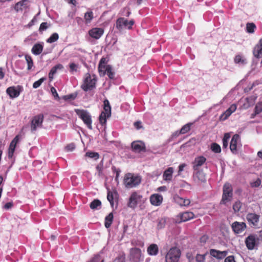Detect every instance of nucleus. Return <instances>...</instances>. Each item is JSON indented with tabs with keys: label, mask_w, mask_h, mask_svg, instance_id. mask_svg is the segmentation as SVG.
Listing matches in <instances>:
<instances>
[{
	"label": "nucleus",
	"mask_w": 262,
	"mask_h": 262,
	"mask_svg": "<svg viewBox=\"0 0 262 262\" xmlns=\"http://www.w3.org/2000/svg\"><path fill=\"white\" fill-rule=\"evenodd\" d=\"M59 39V35L57 33H54L47 39V42L49 43H53Z\"/></svg>",
	"instance_id": "obj_39"
},
{
	"label": "nucleus",
	"mask_w": 262,
	"mask_h": 262,
	"mask_svg": "<svg viewBox=\"0 0 262 262\" xmlns=\"http://www.w3.org/2000/svg\"><path fill=\"white\" fill-rule=\"evenodd\" d=\"M91 37L95 39H99L104 33V29L101 28H93L88 32Z\"/></svg>",
	"instance_id": "obj_11"
},
{
	"label": "nucleus",
	"mask_w": 262,
	"mask_h": 262,
	"mask_svg": "<svg viewBox=\"0 0 262 262\" xmlns=\"http://www.w3.org/2000/svg\"><path fill=\"white\" fill-rule=\"evenodd\" d=\"M105 59L104 58H102L100 60V63H99V70H100V66H102V67H106L107 66L105 63Z\"/></svg>",
	"instance_id": "obj_59"
},
{
	"label": "nucleus",
	"mask_w": 262,
	"mask_h": 262,
	"mask_svg": "<svg viewBox=\"0 0 262 262\" xmlns=\"http://www.w3.org/2000/svg\"><path fill=\"white\" fill-rule=\"evenodd\" d=\"M69 67L71 72L76 71L78 68V65L74 63H70Z\"/></svg>",
	"instance_id": "obj_54"
},
{
	"label": "nucleus",
	"mask_w": 262,
	"mask_h": 262,
	"mask_svg": "<svg viewBox=\"0 0 262 262\" xmlns=\"http://www.w3.org/2000/svg\"><path fill=\"white\" fill-rule=\"evenodd\" d=\"M147 252L150 256H156L158 254L159 247L156 244H150L147 249Z\"/></svg>",
	"instance_id": "obj_29"
},
{
	"label": "nucleus",
	"mask_w": 262,
	"mask_h": 262,
	"mask_svg": "<svg viewBox=\"0 0 262 262\" xmlns=\"http://www.w3.org/2000/svg\"><path fill=\"white\" fill-rule=\"evenodd\" d=\"M51 91L52 93V94L53 95V96L55 97H58V95L56 92V89L52 87L51 89Z\"/></svg>",
	"instance_id": "obj_61"
},
{
	"label": "nucleus",
	"mask_w": 262,
	"mask_h": 262,
	"mask_svg": "<svg viewBox=\"0 0 262 262\" xmlns=\"http://www.w3.org/2000/svg\"><path fill=\"white\" fill-rule=\"evenodd\" d=\"M210 255L217 259H221L224 258L228 254L227 251H219L215 249H211L210 251Z\"/></svg>",
	"instance_id": "obj_21"
},
{
	"label": "nucleus",
	"mask_w": 262,
	"mask_h": 262,
	"mask_svg": "<svg viewBox=\"0 0 262 262\" xmlns=\"http://www.w3.org/2000/svg\"><path fill=\"white\" fill-rule=\"evenodd\" d=\"M63 68V67L61 64H58L56 65L55 66H54V67H53L51 69V70L49 74V78L50 80L51 81L53 80V79L54 78V76L56 73L57 70H61Z\"/></svg>",
	"instance_id": "obj_31"
},
{
	"label": "nucleus",
	"mask_w": 262,
	"mask_h": 262,
	"mask_svg": "<svg viewBox=\"0 0 262 262\" xmlns=\"http://www.w3.org/2000/svg\"><path fill=\"white\" fill-rule=\"evenodd\" d=\"M117 195V193L115 191H111L108 190L107 192V199L110 202L111 206L113 207L114 206V198Z\"/></svg>",
	"instance_id": "obj_34"
},
{
	"label": "nucleus",
	"mask_w": 262,
	"mask_h": 262,
	"mask_svg": "<svg viewBox=\"0 0 262 262\" xmlns=\"http://www.w3.org/2000/svg\"><path fill=\"white\" fill-rule=\"evenodd\" d=\"M194 179L198 182H205L206 181V176L205 173L200 170H194Z\"/></svg>",
	"instance_id": "obj_26"
},
{
	"label": "nucleus",
	"mask_w": 262,
	"mask_h": 262,
	"mask_svg": "<svg viewBox=\"0 0 262 262\" xmlns=\"http://www.w3.org/2000/svg\"><path fill=\"white\" fill-rule=\"evenodd\" d=\"M104 111L102 112L104 113L106 115L110 116L111 115V107L109 103V101L107 100H105L104 101Z\"/></svg>",
	"instance_id": "obj_35"
},
{
	"label": "nucleus",
	"mask_w": 262,
	"mask_h": 262,
	"mask_svg": "<svg viewBox=\"0 0 262 262\" xmlns=\"http://www.w3.org/2000/svg\"><path fill=\"white\" fill-rule=\"evenodd\" d=\"M191 125V123H188L184 125L180 129V133H181V134H184L188 133L190 129Z\"/></svg>",
	"instance_id": "obj_43"
},
{
	"label": "nucleus",
	"mask_w": 262,
	"mask_h": 262,
	"mask_svg": "<svg viewBox=\"0 0 262 262\" xmlns=\"http://www.w3.org/2000/svg\"><path fill=\"white\" fill-rule=\"evenodd\" d=\"M46 80L45 78H41L38 80L34 82L33 84V87L34 89H37L40 86L41 83Z\"/></svg>",
	"instance_id": "obj_51"
},
{
	"label": "nucleus",
	"mask_w": 262,
	"mask_h": 262,
	"mask_svg": "<svg viewBox=\"0 0 262 262\" xmlns=\"http://www.w3.org/2000/svg\"><path fill=\"white\" fill-rule=\"evenodd\" d=\"M173 172V168L172 167L167 168L163 173V179L165 181H170L172 179Z\"/></svg>",
	"instance_id": "obj_33"
},
{
	"label": "nucleus",
	"mask_w": 262,
	"mask_h": 262,
	"mask_svg": "<svg viewBox=\"0 0 262 262\" xmlns=\"http://www.w3.org/2000/svg\"><path fill=\"white\" fill-rule=\"evenodd\" d=\"M86 157L97 160L99 158V154L95 152H87L85 154Z\"/></svg>",
	"instance_id": "obj_48"
},
{
	"label": "nucleus",
	"mask_w": 262,
	"mask_h": 262,
	"mask_svg": "<svg viewBox=\"0 0 262 262\" xmlns=\"http://www.w3.org/2000/svg\"><path fill=\"white\" fill-rule=\"evenodd\" d=\"M261 180L260 179L257 178L255 180H254L253 181H252L250 183V185L251 187H257L259 186L261 184Z\"/></svg>",
	"instance_id": "obj_50"
},
{
	"label": "nucleus",
	"mask_w": 262,
	"mask_h": 262,
	"mask_svg": "<svg viewBox=\"0 0 262 262\" xmlns=\"http://www.w3.org/2000/svg\"><path fill=\"white\" fill-rule=\"evenodd\" d=\"M29 7V2L28 0H22L16 3L14 6V9L17 12H22L26 11Z\"/></svg>",
	"instance_id": "obj_17"
},
{
	"label": "nucleus",
	"mask_w": 262,
	"mask_h": 262,
	"mask_svg": "<svg viewBox=\"0 0 262 262\" xmlns=\"http://www.w3.org/2000/svg\"><path fill=\"white\" fill-rule=\"evenodd\" d=\"M166 224V220L164 218H161L158 220L157 229H161L164 228Z\"/></svg>",
	"instance_id": "obj_44"
},
{
	"label": "nucleus",
	"mask_w": 262,
	"mask_h": 262,
	"mask_svg": "<svg viewBox=\"0 0 262 262\" xmlns=\"http://www.w3.org/2000/svg\"><path fill=\"white\" fill-rule=\"evenodd\" d=\"M130 258L133 262H141L143 260L141 250L137 248L130 249Z\"/></svg>",
	"instance_id": "obj_7"
},
{
	"label": "nucleus",
	"mask_w": 262,
	"mask_h": 262,
	"mask_svg": "<svg viewBox=\"0 0 262 262\" xmlns=\"http://www.w3.org/2000/svg\"><path fill=\"white\" fill-rule=\"evenodd\" d=\"M132 147L134 151L136 152H140L145 149V144L141 141H134L132 143Z\"/></svg>",
	"instance_id": "obj_22"
},
{
	"label": "nucleus",
	"mask_w": 262,
	"mask_h": 262,
	"mask_svg": "<svg viewBox=\"0 0 262 262\" xmlns=\"http://www.w3.org/2000/svg\"><path fill=\"white\" fill-rule=\"evenodd\" d=\"M96 168L98 170V175L100 176L102 174V166L101 165H97Z\"/></svg>",
	"instance_id": "obj_60"
},
{
	"label": "nucleus",
	"mask_w": 262,
	"mask_h": 262,
	"mask_svg": "<svg viewBox=\"0 0 262 262\" xmlns=\"http://www.w3.org/2000/svg\"><path fill=\"white\" fill-rule=\"evenodd\" d=\"M49 26H50V25L48 24L47 23H46V22L42 23L40 25L39 30L40 32L43 31L47 30Z\"/></svg>",
	"instance_id": "obj_52"
},
{
	"label": "nucleus",
	"mask_w": 262,
	"mask_h": 262,
	"mask_svg": "<svg viewBox=\"0 0 262 262\" xmlns=\"http://www.w3.org/2000/svg\"><path fill=\"white\" fill-rule=\"evenodd\" d=\"M194 216V215L193 212L190 211H186L179 214L178 217L180 218V220L178 221L179 222H186L193 219Z\"/></svg>",
	"instance_id": "obj_23"
},
{
	"label": "nucleus",
	"mask_w": 262,
	"mask_h": 262,
	"mask_svg": "<svg viewBox=\"0 0 262 262\" xmlns=\"http://www.w3.org/2000/svg\"><path fill=\"white\" fill-rule=\"evenodd\" d=\"M20 139L21 137L18 135H17L11 141L8 149V157L9 158H12L16 145L19 142Z\"/></svg>",
	"instance_id": "obj_9"
},
{
	"label": "nucleus",
	"mask_w": 262,
	"mask_h": 262,
	"mask_svg": "<svg viewBox=\"0 0 262 262\" xmlns=\"http://www.w3.org/2000/svg\"><path fill=\"white\" fill-rule=\"evenodd\" d=\"M256 98V97L254 96L247 98L245 99L246 102L243 104L240 108L242 110H246L249 107L253 105Z\"/></svg>",
	"instance_id": "obj_28"
},
{
	"label": "nucleus",
	"mask_w": 262,
	"mask_h": 262,
	"mask_svg": "<svg viewBox=\"0 0 262 262\" xmlns=\"http://www.w3.org/2000/svg\"><path fill=\"white\" fill-rule=\"evenodd\" d=\"M260 216L254 213H249L246 215V219L251 226L256 227L259 221Z\"/></svg>",
	"instance_id": "obj_10"
},
{
	"label": "nucleus",
	"mask_w": 262,
	"mask_h": 262,
	"mask_svg": "<svg viewBox=\"0 0 262 262\" xmlns=\"http://www.w3.org/2000/svg\"><path fill=\"white\" fill-rule=\"evenodd\" d=\"M75 148V145L74 144H70L68 145L66 147V149L68 151H73Z\"/></svg>",
	"instance_id": "obj_55"
},
{
	"label": "nucleus",
	"mask_w": 262,
	"mask_h": 262,
	"mask_svg": "<svg viewBox=\"0 0 262 262\" xmlns=\"http://www.w3.org/2000/svg\"><path fill=\"white\" fill-rule=\"evenodd\" d=\"M211 150L215 153H220L221 151V148L220 146L214 143H212L211 145Z\"/></svg>",
	"instance_id": "obj_46"
},
{
	"label": "nucleus",
	"mask_w": 262,
	"mask_h": 262,
	"mask_svg": "<svg viewBox=\"0 0 262 262\" xmlns=\"http://www.w3.org/2000/svg\"><path fill=\"white\" fill-rule=\"evenodd\" d=\"M93 18V13L92 11L87 12L84 14V19L86 24H89Z\"/></svg>",
	"instance_id": "obj_41"
},
{
	"label": "nucleus",
	"mask_w": 262,
	"mask_h": 262,
	"mask_svg": "<svg viewBox=\"0 0 262 262\" xmlns=\"http://www.w3.org/2000/svg\"><path fill=\"white\" fill-rule=\"evenodd\" d=\"M13 206V203L12 202H8L6 203L4 206V208L6 209H8L11 208Z\"/></svg>",
	"instance_id": "obj_62"
},
{
	"label": "nucleus",
	"mask_w": 262,
	"mask_h": 262,
	"mask_svg": "<svg viewBox=\"0 0 262 262\" xmlns=\"http://www.w3.org/2000/svg\"><path fill=\"white\" fill-rule=\"evenodd\" d=\"M123 181L125 186L127 188H130L139 185L141 182V178L138 176L128 173L125 175Z\"/></svg>",
	"instance_id": "obj_2"
},
{
	"label": "nucleus",
	"mask_w": 262,
	"mask_h": 262,
	"mask_svg": "<svg viewBox=\"0 0 262 262\" xmlns=\"http://www.w3.org/2000/svg\"><path fill=\"white\" fill-rule=\"evenodd\" d=\"M134 22L133 20L128 21L124 18H119L117 19L116 22V27L120 30L124 28L130 29L134 25Z\"/></svg>",
	"instance_id": "obj_8"
},
{
	"label": "nucleus",
	"mask_w": 262,
	"mask_h": 262,
	"mask_svg": "<svg viewBox=\"0 0 262 262\" xmlns=\"http://www.w3.org/2000/svg\"><path fill=\"white\" fill-rule=\"evenodd\" d=\"M262 112V102L258 103L255 107V113L254 115H252V118L257 114H259Z\"/></svg>",
	"instance_id": "obj_45"
},
{
	"label": "nucleus",
	"mask_w": 262,
	"mask_h": 262,
	"mask_svg": "<svg viewBox=\"0 0 262 262\" xmlns=\"http://www.w3.org/2000/svg\"><path fill=\"white\" fill-rule=\"evenodd\" d=\"M231 227L235 233L239 234L245 231L246 224L244 222H234L232 223Z\"/></svg>",
	"instance_id": "obj_14"
},
{
	"label": "nucleus",
	"mask_w": 262,
	"mask_h": 262,
	"mask_svg": "<svg viewBox=\"0 0 262 262\" xmlns=\"http://www.w3.org/2000/svg\"><path fill=\"white\" fill-rule=\"evenodd\" d=\"M6 92L11 98H16L20 94L19 90L14 86L8 88L6 90Z\"/></svg>",
	"instance_id": "obj_27"
},
{
	"label": "nucleus",
	"mask_w": 262,
	"mask_h": 262,
	"mask_svg": "<svg viewBox=\"0 0 262 262\" xmlns=\"http://www.w3.org/2000/svg\"><path fill=\"white\" fill-rule=\"evenodd\" d=\"M134 126L137 129H139L142 128L141 123L140 122H136L134 123Z\"/></svg>",
	"instance_id": "obj_58"
},
{
	"label": "nucleus",
	"mask_w": 262,
	"mask_h": 262,
	"mask_svg": "<svg viewBox=\"0 0 262 262\" xmlns=\"http://www.w3.org/2000/svg\"><path fill=\"white\" fill-rule=\"evenodd\" d=\"M257 242V238L256 236L254 235L248 236L245 240L246 246L249 250H253Z\"/></svg>",
	"instance_id": "obj_18"
},
{
	"label": "nucleus",
	"mask_w": 262,
	"mask_h": 262,
	"mask_svg": "<svg viewBox=\"0 0 262 262\" xmlns=\"http://www.w3.org/2000/svg\"><path fill=\"white\" fill-rule=\"evenodd\" d=\"M145 202V199L143 198L141 194L137 192H134L130 195L127 206L133 209H136L138 207L142 209V206Z\"/></svg>",
	"instance_id": "obj_1"
},
{
	"label": "nucleus",
	"mask_w": 262,
	"mask_h": 262,
	"mask_svg": "<svg viewBox=\"0 0 262 262\" xmlns=\"http://www.w3.org/2000/svg\"><path fill=\"white\" fill-rule=\"evenodd\" d=\"M43 48V43H35L31 49L32 53L35 55H39L42 51Z\"/></svg>",
	"instance_id": "obj_30"
},
{
	"label": "nucleus",
	"mask_w": 262,
	"mask_h": 262,
	"mask_svg": "<svg viewBox=\"0 0 262 262\" xmlns=\"http://www.w3.org/2000/svg\"><path fill=\"white\" fill-rule=\"evenodd\" d=\"M254 57L258 58L262 57V38H260L253 50Z\"/></svg>",
	"instance_id": "obj_20"
},
{
	"label": "nucleus",
	"mask_w": 262,
	"mask_h": 262,
	"mask_svg": "<svg viewBox=\"0 0 262 262\" xmlns=\"http://www.w3.org/2000/svg\"><path fill=\"white\" fill-rule=\"evenodd\" d=\"M256 29L255 25L253 23H248L246 25V31L249 33H253Z\"/></svg>",
	"instance_id": "obj_38"
},
{
	"label": "nucleus",
	"mask_w": 262,
	"mask_h": 262,
	"mask_svg": "<svg viewBox=\"0 0 262 262\" xmlns=\"http://www.w3.org/2000/svg\"><path fill=\"white\" fill-rule=\"evenodd\" d=\"M234 61L235 63L239 66L245 65L247 62L246 58L241 55H236L234 58Z\"/></svg>",
	"instance_id": "obj_32"
},
{
	"label": "nucleus",
	"mask_w": 262,
	"mask_h": 262,
	"mask_svg": "<svg viewBox=\"0 0 262 262\" xmlns=\"http://www.w3.org/2000/svg\"><path fill=\"white\" fill-rule=\"evenodd\" d=\"M173 200L175 203L180 206H188L190 203V201L189 199L183 198L178 195L174 196Z\"/></svg>",
	"instance_id": "obj_24"
},
{
	"label": "nucleus",
	"mask_w": 262,
	"mask_h": 262,
	"mask_svg": "<svg viewBox=\"0 0 262 262\" xmlns=\"http://www.w3.org/2000/svg\"><path fill=\"white\" fill-rule=\"evenodd\" d=\"M207 255V252L203 254H198L195 256V260L197 262H204L205 256Z\"/></svg>",
	"instance_id": "obj_47"
},
{
	"label": "nucleus",
	"mask_w": 262,
	"mask_h": 262,
	"mask_svg": "<svg viewBox=\"0 0 262 262\" xmlns=\"http://www.w3.org/2000/svg\"><path fill=\"white\" fill-rule=\"evenodd\" d=\"M113 214L112 213H110L108 215L105 217V226L106 228H109L113 222Z\"/></svg>",
	"instance_id": "obj_36"
},
{
	"label": "nucleus",
	"mask_w": 262,
	"mask_h": 262,
	"mask_svg": "<svg viewBox=\"0 0 262 262\" xmlns=\"http://www.w3.org/2000/svg\"><path fill=\"white\" fill-rule=\"evenodd\" d=\"M75 111L87 127L89 129H92V121L90 113L87 111L84 110L76 109Z\"/></svg>",
	"instance_id": "obj_4"
},
{
	"label": "nucleus",
	"mask_w": 262,
	"mask_h": 262,
	"mask_svg": "<svg viewBox=\"0 0 262 262\" xmlns=\"http://www.w3.org/2000/svg\"><path fill=\"white\" fill-rule=\"evenodd\" d=\"M242 207V203L239 201H236L233 205V209L235 212H238Z\"/></svg>",
	"instance_id": "obj_49"
},
{
	"label": "nucleus",
	"mask_w": 262,
	"mask_h": 262,
	"mask_svg": "<svg viewBox=\"0 0 262 262\" xmlns=\"http://www.w3.org/2000/svg\"><path fill=\"white\" fill-rule=\"evenodd\" d=\"M99 71L101 74H106L111 79L114 77V73L112 71V67L109 65H107L106 67L101 66L100 70Z\"/></svg>",
	"instance_id": "obj_25"
},
{
	"label": "nucleus",
	"mask_w": 262,
	"mask_h": 262,
	"mask_svg": "<svg viewBox=\"0 0 262 262\" xmlns=\"http://www.w3.org/2000/svg\"><path fill=\"white\" fill-rule=\"evenodd\" d=\"M96 78L95 75H91L87 73L85 75L83 83L81 85V88L84 91L91 90L95 88Z\"/></svg>",
	"instance_id": "obj_3"
},
{
	"label": "nucleus",
	"mask_w": 262,
	"mask_h": 262,
	"mask_svg": "<svg viewBox=\"0 0 262 262\" xmlns=\"http://www.w3.org/2000/svg\"><path fill=\"white\" fill-rule=\"evenodd\" d=\"M187 164L185 163H183L182 164H180L179 166V170H178V175L180 176L181 174V173L183 171H184V168L186 167Z\"/></svg>",
	"instance_id": "obj_53"
},
{
	"label": "nucleus",
	"mask_w": 262,
	"mask_h": 262,
	"mask_svg": "<svg viewBox=\"0 0 262 262\" xmlns=\"http://www.w3.org/2000/svg\"><path fill=\"white\" fill-rule=\"evenodd\" d=\"M240 144V137L238 135H234L231 140L230 148L233 154L237 153V147Z\"/></svg>",
	"instance_id": "obj_13"
},
{
	"label": "nucleus",
	"mask_w": 262,
	"mask_h": 262,
	"mask_svg": "<svg viewBox=\"0 0 262 262\" xmlns=\"http://www.w3.org/2000/svg\"><path fill=\"white\" fill-rule=\"evenodd\" d=\"M237 109V105L236 104H231L230 107L224 112L220 117V119L222 121H225L234 113Z\"/></svg>",
	"instance_id": "obj_15"
},
{
	"label": "nucleus",
	"mask_w": 262,
	"mask_h": 262,
	"mask_svg": "<svg viewBox=\"0 0 262 262\" xmlns=\"http://www.w3.org/2000/svg\"><path fill=\"white\" fill-rule=\"evenodd\" d=\"M163 202V196L158 193H155L150 195V202L155 206H160Z\"/></svg>",
	"instance_id": "obj_19"
},
{
	"label": "nucleus",
	"mask_w": 262,
	"mask_h": 262,
	"mask_svg": "<svg viewBox=\"0 0 262 262\" xmlns=\"http://www.w3.org/2000/svg\"><path fill=\"white\" fill-rule=\"evenodd\" d=\"M180 134H181V133H180V130H177L172 134V137L173 138H176L178 136H179Z\"/></svg>",
	"instance_id": "obj_64"
},
{
	"label": "nucleus",
	"mask_w": 262,
	"mask_h": 262,
	"mask_svg": "<svg viewBox=\"0 0 262 262\" xmlns=\"http://www.w3.org/2000/svg\"><path fill=\"white\" fill-rule=\"evenodd\" d=\"M180 256V250L176 247H172L167 252L165 256V261L166 262H178Z\"/></svg>",
	"instance_id": "obj_5"
},
{
	"label": "nucleus",
	"mask_w": 262,
	"mask_h": 262,
	"mask_svg": "<svg viewBox=\"0 0 262 262\" xmlns=\"http://www.w3.org/2000/svg\"><path fill=\"white\" fill-rule=\"evenodd\" d=\"M25 59L27 63V69L28 70H31L33 67V62L32 59V57L30 55H25Z\"/></svg>",
	"instance_id": "obj_40"
},
{
	"label": "nucleus",
	"mask_w": 262,
	"mask_h": 262,
	"mask_svg": "<svg viewBox=\"0 0 262 262\" xmlns=\"http://www.w3.org/2000/svg\"><path fill=\"white\" fill-rule=\"evenodd\" d=\"M224 262H236V261L235 260L234 257L232 255H231V256H229L225 258Z\"/></svg>",
	"instance_id": "obj_56"
},
{
	"label": "nucleus",
	"mask_w": 262,
	"mask_h": 262,
	"mask_svg": "<svg viewBox=\"0 0 262 262\" xmlns=\"http://www.w3.org/2000/svg\"><path fill=\"white\" fill-rule=\"evenodd\" d=\"M233 196V190L230 184L226 183L223 186V193L221 203L226 204L231 201Z\"/></svg>",
	"instance_id": "obj_6"
},
{
	"label": "nucleus",
	"mask_w": 262,
	"mask_h": 262,
	"mask_svg": "<svg viewBox=\"0 0 262 262\" xmlns=\"http://www.w3.org/2000/svg\"><path fill=\"white\" fill-rule=\"evenodd\" d=\"M100 260V257L99 255H95L90 261L88 262H98Z\"/></svg>",
	"instance_id": "obj_57"
},
{
	"label": "nucleus",
	"mask_w": 262,
	"mask_h": 262,
	"mask_svg": "<svg viewBox=\"0 0 262 262\" xmlns=\"http://www.w3.org/2000/svg\"><path fill=\"white\" fill-rule=\"evenodd\" d=\"M101 205V202L96 199L91 203L90 206L92 209H98L100 208Z\"/></svg>",
	"instance_id": "obj_37"
},
{
	"label": "nucleus",
	"mask_w": 262,
	"mask_h": 262,
	"mask_svg": "<svg viewBox=\"0 0 262 262\" xmlns=\"http://www.w3.org/2000/svg\"><path fill=\"white\" fill-rule=\"evenodd\" d=\"M110 116H107L104 113L102 112L101 113L99 116V122L102 125L105 124L106 122V119L110 117Z\"/></svg>",
	"instance_id": "obj_42"
},
{
	"label": "nucleus",
	"mask_w": 262,
	"mask_h": 262,
	"mask_svg": "<svg viewBox=\"0 0 262 262\" xmlns=\"http://www.w3.org/2000/svg\"><path fill=\"white\" fill-rule=\"evenodd\" d=\"M230 138V134L229 133H226L224 135V138H223V140H225V141H229Z\"/></svg>",
	"instance_id": "obj_63"
},
{
	"label": "nucleus",
	"mask_w": 262,
	"mask_h": 262,
	"mask_svg": "<svg viewBox=\"0 0 262 262\" xmlns=\"http://www.w3.org/2000/svg\"><path fill=\"white\" fill-rule=\"evenodd\" d=\"M206 158L204 156H198L195 158L192 162V167L194 170H200V167L205 163Z\"/></svg>",
	"instance_id": "obj_16"
},
{
	"label": "nucleus",
	"mask_w": 262,
	"mask_h": 262,
	"mask_svg": "<svg viewBox=\"0 0 262 262\" xmlns=\"http://www.w3.org/2000/svg\"><path fill=\"white\" fill-rule=\"evenodd\" d=\"M43 121V116L38 115L35 116L32 119L31 125V130L34 132L37 128L41 127Z\"/></svg>",
	"instance_id": "obj_12"
}]
</instances>
